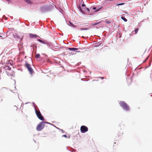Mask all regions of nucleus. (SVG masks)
Wrapping results in <instances>:
<instances>
[{
  "mask_svg": "<svg viewBox=\"0 0 152 152\" xmlns=\"http://www.w3.org/2000/svg\"><path fill=\"white\" fill-rule=\"evenodd\" d=\"M35 111L37 117L39 119L42 121H43L44 120V117L42 115L41 113L39 111H38L37 110H35Z\"/></svg>",
  "mask_w": 152,
  "mask_h": 152,
  "instance_id": "5",
  "label": "nucleus"
},
{
  "mask_svg": "<svg viewBox=\"0 0 152 152\" xmlns=\"http://www.w3.org/2000/svg\"><path fill=\"white\" fill-rule=\"evenodd\" d=\"M68 49L71 51H75L77 50H78V48H68Z\"/></svg>",
  "mask_w": 152,
  "mask_h": 152,
  "instance_id": "8",
  "label": "nucleus"
},
{
  "mask_svg": "<svg viewBox=\"0 0 152 152\" xmlns=\"http://www.w3.org/2000/svg\"><path fill=\"white\" fill-rule=\"evenodd\" d=\"M63 136L65 137L66 138L67 137V136L66 135H63Z\"/></svg>",
  "mask_w": 152,
  "mask_h": 152,
  "instance_id": "19",
  "label": "nucleus"
},
{
  "mask_svg": "<svg viewBox=\"0 0 152 152\" xmlns=\"http://www.w3.org/2000/svg\"><path fill=\"white\" fill-rule=\"evenodd\" d=\"M71 24L72 25V26H73V27H76V26H75L74 25H73V24H72L71 23Z\"/></svg>",
  "mask_w": 152,
  "mask_h": 152,
  "instance_id": "21",
  "label": "nucleus"
},
{
  "mask_svg": "<svg viewBox=\"0 0 152 152\" xmlns=\"http://www.w3.org/2000/svg\"><path fill=\"white\" fill-rule=\"evenodd\" d=\"M40 54H38L35 56V57L37 58H40Z\"/></svg>",
  "mask_w": 152,
  "mask_h": 152,
  "instance_id": "13",
  "label": "nucleus"
},
{
  "mask_svg": "<svg viewBox=\"0 0 152 152\" xmlns=\"http://www.w3.org/2000/svg\"><path fill=\"white\" fill-rule=\"evenodd\" d=\"M124 4V3H121V4H118V5H123Z\"/></svg>",
  "mask_w": 152,
  "mask_h": 152,
  "instance_id": "18",
  "label": "nucleus"
},
{
  "mask_svg": "<svg viewBox=\"0 0 152 152\" xmlns=\"http://www.w3.org/2000/svg\"><path fill=\"white\" fill-rule=\"evenodd\" d=\"M45 122L42 121L36 127V129L38 131H40L44 127Z\"/></svg>",
  "mask_w": 152,
  "mask_h": 152,
  "instance_id": "3",
  "label": "nucleus"
},
{
  "mask_svg": "<svg viewBox=\"0 0 152 152\" xmlns=\"http://www.w3.org/2000/svg\"><path fill=\"white\" fill-rule=\"evenodd\" d=\"M2 37L0 35V37Z\"/></svg>",
  "mask_w": 152,
  "mask_h": 152,
  "instance_id": "22",
  "label": "nucleus"
},
{
  "mask_svg": "<svg viewBox=\"0 0 152 152\" xmlns=\"http://www.w3.org/2000/svg\"><path fill=\"white\" fill-rule=\"evenodd\" d=\"M29 37L31 38H36L38 37V36L37 35L33 34H29Z\"/></svg>",
  "mask_w": 152,
  "mask_h": 152,
  "instance_id": "7",
  "label": "nucleus"
},
{
  "mask_svg": "<svg viewBox=\"0 0 152 152\" xmlns=\"http://www.w3.org/2000/svg\"><path fill=\"white\" fill-rule=\"evenodd\" d=\"M119 104L126 111H129V110L130 108L128 105L124 101H120L119 102Z\"/></svg>",
  "mask_w": 152,
  "mask_h": 152,
  "instance_id": "2",
  "label": "nucleus"
},
{
  "mask_svg": "<svg viewBox=\"0 0 152 152\" xmlns=\"http://www.w3.org/2000/svg\"><path fill=\"white\" fill-rule=\"evenodd\" d=\"M106 23L107 24H109L110 23L111 21L110 20H105V21Z\"/></svg>",
  "mask_w": 152,
  "mask_h": 152,
  "instance_id": "10",
  "label": "nucleus"
},
{
  "mask_svg": "<svg viewBox=\"0 0 152 152\" xmlns=\"http://www.w3.org/2000/svg\"><path fill=\"white\" fill-rule=\"evenodd\" d=\"M121 19L125 22L127 21V20L125 18L123 17H121Z\"/></svg>",
  "mask_w": 152,
  "mask_h": 152,
  "instance_id": "12",
  "label": "nucleus"
},
{
  "mask_svg": "<svg viewBox=\"0 0 152 152\" xmlns=\"http://www.w3.org/2000/svg\"><path fill=\"white\" fill-rule=\"evenodd\" d=\"M99 78H101L102 79H103L104 78V77H99Z\"/></svg>",
  "mask_w": 152,
  "mask_h": 152,
  "instance_id": "20",
  "label": "nucleus"
},
{
  "mask_svg": "<svg viewBox=\"0 0 152 152\" xmlns=\"http://www.w3.org/2000/svg\"><path fill=\"white\" fill-rule=\"evenodd\" d=\"M91 25H92V26H94V25H95V23H92Z\"/></svg>",
  "mask_w": 152,
  "mask_h": 152,
  "instance_id": "17",
  "label": "nucleus"
},
{
  "mask_svg": "<svg viewBox=\"0 0 152 152\" xmlns=\"http://www.w3.org/2000/svg\"><path fill=\"white\" fill-rule=\"evenodd\" d=\"M38 40L39 42H42V43H43L44 44H46V43L45 42L43 41L42 40H41L40 39H38Z\"/></svg>",
  "mask_w": 152,
  "mask_h": 152,
  "instance_id": "11",
  "label": "nucleus"
},
{
  "mask_svg": "<svg viewBox=\"0 0 152 152\" xmlns=\"http://www.w3.org/2000/svg\"><path fill=\"white\" fill-rule=\"evenodd\" d=\"M25 66L28 69L30 74L32 75L34 72L33 69L31 67V65L27 62H26Z\"/></svg>",
  "mask_w": 152,
  "mask_h": 152,
  "instance_id": "4",
  "label": "nucleus"
},
{
  "mask_svg": "<svg viewBox=\"0 0 152 152\" xmlns=\"http://www.w3.org/2000/svg\"><path fill=\"white\" fill-rule=\"evenodd\" d=\"M100 23V22H98L96 21L95 23V25H96L98 24H99Z\"/></svg>",
  "mask_w": 152,
  "mask_h": 152,
  "instance_id": "16",
  "label": "nucleus"
},
{
  "mask_svg": "<svg viewBox=\"0 0 152 152\" xmlns=\"http://www.w3.org/2000/svg\"><path fill=\"white\" fill-rule=\"evenodd\" d=\"M138 31V28H136L135 30H134V31H135V34H136Z\"/></svg>",
  "mask_w": 152,
  "mask_h": 152,
  "instance_id": "14",
  "label": "nucleus"
},
{
  "mask_svg": "<svg viewBox=\"0 0 152 152\" xmlns=\"http://www.w3.org/2000/svg\"><path fill=\"white\" fill-rule=\"evenodd\" d=\"M88 29V28H81L80 29L81 30H87Z\"/></svg>",
  "mask_w": 152,
  "mask_h": 152,
  "instance_id": "15",
  "label": "nucleus"
},
{
  "mask_svg": "<svg viewBox=\"0 0 152 152\" xmlns=\"http://www.w3.org/2000/svg\"><path fill=\"white\" fill-rule=\"evenodd\" d=\"M26 1L28 3V4H32V2L30 0H24Z\"/></svg>",
  "mask_w": 152,
  "mask_h": 152,
  "instance_id": "9",
  "label": "nucleus"
},
{
  "mask_svg": "<svg viewBox=\"0 0 152 152\" xmlns=\"http://www.w3.org/2000/svg\"><path fill=\"white\" fill-rule=\"evenodd\" d=\"M82 7H81L80 6H79L78 8L80 9L81 12L83 13H84L85 12L86 13H89L90 11H92L93 10H95L94 12H97L99 11L101 9V8H96L95 7H91L89 9L86 7V5L84 4H83L82 5Z\"/></svg>",
  "mask_w": 152,
  "mask_h": 152,
  "instance_id": "1",
  "label": "nucleus"
},
{
  "mask_svg": "<svg viewBox=\"0 0 152 152\" xmlns=\"http://www.w3.org/2000/svg\"><path fill=\"white\" fill-rule=\"evenodd\" d=\"M88 130V128L85 126H82L80 127V131L82 133H84Z\"/></svg>",
  "mask_w": 152,
  "mask_h": 152,
  "instance_id": "6",
  "label": "nucleus"
}]
</instances>
